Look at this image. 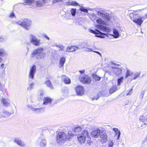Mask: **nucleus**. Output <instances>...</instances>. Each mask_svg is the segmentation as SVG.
Masks as SVG:
<instances>
[{"label": "nucleus", "mask_w": 147, "mask_h": 147, "mask_svg": "<svg viewBox=\"0 0 147 147\" xmlns=\"http://www.w3.org/2000/svg\"><path fill=\"white\" fill-rule=\"evenodd\" d=\"M97 15L103 18L104 20L100 18L96 19V21L98 24L95 25V27L102 31L107 33L111 32L112 31L111 28L105 26L110 25L111 17L109 14L107 13H103L98 11L97 12Z\"/></svg>", "instance_id": "nucleus-1"}, {"label": "nucleus", "mask_w": 147, "mask_h": 147, "mask_svg": "<svg viewBox=\"0 0 147 147\" xmlns=\"http://www.w3.org/2000/svg\"><path fill=\"white\" fill-rule=\"evenodd\" d=\"M29 38L30 40L29 42H27L26 43V49L28 52L30 50V46H31V43L34 46H39L41 44L40 40L38 39L35 35L31 34H29Z\"/></svg>", "instance_id": "nucleus-2"}, {"label": "nucleus", "mask_w": 147, "mask_h": 147, "mask_svg": "<svg viewBox=\"0 0 147 147\" xmlns=\"http://www.w3.org/2000/svg\"><path fill=\"white\" fill-rule=\"evenodd\" d=\"M44 49L42 47H39L34 50L32 53V57L35 58L38 60L42 59L46 55V52L44 51Z\"/></svg>", "instance_id": "nucleus-3"}, {"label": "nucleus", "mask_w": 147, "mask_h": 147, "mask_svg": "<svg viewBox=\"0 0 147 147\" xmlns=\"http://www.w3.org/2000/svg\"><path fill=\"white\" fill-rule=\"evenodd\" d=\"M13 23L19 24L27 30H29L30 29L31 26V21L27 18L21 19L17 22L14 21Z\"/></svg>", "instance_id": "nucleus-4"}, {"label": "nucleus", "mask_w": 147, "mask_h": 147, "mask_svg": "<svg viewBox=\"0 0 147 147\" xmlns=\"http://www.w3.org/2000/svg\"><path fill=\"white\" fill-rule=\"evenodd\" d=\"M129 17L130 19L135 23L139 26H141L143 22L142 17L139 16L138 14L135 12L130 14Z\"/></svg>", "instance_id": "nucleus-5"}, {"label": "nucleus", "mask_w": 147, "mask_h": 147, "mask_svg": "<svg viewBox=\"0 0 147 147\" xmlns=\"http://www.w3.org/2000/svg\"><path fill=\"white\" fill-rule=\"evenodd\" d=\"M83 133L79 134L77 135L78 140L80 143H84L86 140V136L88 137L89 136V133L86 130H82Z\"/></svg>", "instance_id": "nucleus-6"}, {"label": "nucleus", "mask_w": 147, "mask_h": 147, "mask_svg": "<svg viewBox=\"0 0 147 147\" xmlns=\"http://www.w3.org/2000/svg\"><path fill=\"white\" fill-rule=\"evenodd\" d=\"M66 135L62 131L59 132L56 136V141L59 144H64L66 141Z\"/></svg>", "instance_id": "nucleus-7"}, {"label": "nucleus", "mask_w": 147, "mask_h": 147, "mask_svg": "<svg viewBox=\"0 0 147 147\" xmlns=\"http://www.w3.org/2000/svg\"><path fill=\"white\" fill-rule=\"evenodd\" d=\"M89 31L90 32L95 34L96 37L102 38H105V36H108V34H106V33L101 32L97 29H96L95 30L90 29H89Z\"/></svg>", "instance_id": "nucleus-8"}, {"label": "nucleus", "mask_w": 147, "mask_h": 147, "mask_svg": "<svg viewBox=\"0 0 147 147\" xmlns=\"http://www.w3.org/2000/svg\"><path fill=\"white\" fill-rule=\"evenodd\" d=\"M79 79L80 81L84 84H88L91 82L90 77L86 74H84L82 76L79 77Z\"/></svg>", "instance_id": "nucleus-9"}, {"label": "nucleus", "mask_w": 147, "mask_h": 147, "mask_svg": "<svg viewBox=\"0 0 147 147\" xmlns=\"http://www.w3.org/2000/svg\"><path fill=\"white\" fill-rule=\"evenodd\" d=\"M36 71V67L35 65H33L30 68L29 74V79H33L34 78V75Z\"/></svg>", "instance_id": "nucleus-10"}, {"label": "nucleus", "mask_w": 147, "mask_h": 147, "mask_svg": "<svg viewBox=\"0 0 147 147\" xmlns=\"http://www.w3.org/2000/svg\"><path fill=\"white\" fill-rule=\"evenodd\" d=\"M44 138L43 135L41 134L40 135V136L39 137L37 140V141L39 143V145L41 147H45L46 145V140Z\"/></svg>", "instance_id": "nucleus-11"}, {"label": "nucleus", "mask_w": 147, "mask_h": 147, "mask_svg": "<svg viewBox=\"0 0 147 147\" xmlns=\"http://www.w3.org/2000/svg\"><path fill=\"white\" fill-rule=\"evenodd\" d=\"M75 90L77 95L78 96H82L84 94V90L82 86H78L75 88Z\"/></svg>", "instance_id": "nucleus-12"}, {"label": "nucleus", "mask_w": 147, "mask_h": 147, "mask_svg": "<svg viewBox=\"0 0 147 147\" xmlns=\"http://www.w3.org/2000/svg\"><path fill=\"white\" fill-rule=\"evenodd\" d=\"M99 136L100 138V140L102 143L107 142L108 140L107 136L105 132H101Z\"/></svg>", "instance_id": "nucleus-13"}, {"label": "nucleus", "mask_w": 147, "mask_h": 147, "mask_svg": "<svg viewBox=\"0 0 147 147\" xmlns=\"http://www.w3.org/2000/svg\"><path fill=\"white\" fill-rule=\"evenodd\" d=\"M101 130L99 129L93 130L90 133L92 137L93 138H97L101 133Z\"/></svg>", "instance_id": "nucleus-14"}, {"label": "nucleus", "mask_w": 147, "mask_h": 147, "mask_svg": "<svg viewBox=\"0 0 147 147\" xmlns=\"http://www.w3.org/2000/svg\"><path fill=\"white\" fill-rule=\"evenodd\" d=\"M14 142L15 143L20 146L24 147L26 146V144L22 141L20 138H15L14 139Z\"/></svg>", "instance_id": "nucleus-15"}, {"label": "nucleus", "mask_w": 147, "mask_h": 147, "mask_svg": "<svg viewBox=\"0 0 147 147\" xmlns=\"http://www.w3.org/2000/svg\"><path fill=\"white\" fill-rule=\"evenodd\" d=\"M43 105H50L51 104V102L53 100V99L49 97H45L43 99Z\"/></svg>", "instance_id": "nucleus-16"}, {"label": "nucleus", "mask_w": 147, "mask_h": 147, "mask_svg": "<svg viewBox=\"0 0 147 147\" xmlns=\"http://www.w3.org/2000/svg\"><path fill=\"white\" fill-rule=\"evenodd\" d=\"M113 34H110L107 33V34H108V36H105V38L106 37H109V35H111L113 36L115 38H118L119 36V33L118 32V31L116 29H113Z\"/></svg>", "instance_id": "nucleus-17"}, {"label": "nucleus", "mask_w": 147, "mask_h": 147, "mask_svg": "<svg viewBox=\"0 0 147 147\" xmlns=\"http://www.w3.org/2000/svg\"><path fill=\"white\" fill-rule=\"evenodd\" d=\"M111 67L113 69L115 73V74L117 75H119L121 74L122 71V68L119 67H115L111 66Z\"/></svg>", "instance_id": "nucleus-18"}, {"label": "nucleus", "mask_w": 147, "mask_h": 147, "mask_svg": "<svg viewBox=\"0 0 147 147\" xmlns=\"http://www.w3.org/2000/svg\"><path fill=\"white\" fill-rule=\"evenodd\" d=\"M62 80L64 83L66 84H69L71 83L70 79L65 75H63L62 77Z\"/></svg>", "instance_id": "nucleus-19"}, {"label": "nucleus", "mask_w": 147, "mask_h": 147, "mask_svg": "<svg viewBox=\"0 0 147 147\" xmlns=\"http://www.w3.org/2000/svg\"><path fill=\"white\" fill-rule=\"evenodd\" d=\"M44 84L46 85L47 87L49 88L50 89H54L53 85H52L51 81L49 80H46L44 82Z\"/></svg>", "instance_id": "nucleus-20"}, {"label": "nucleus", "mask_w": 147, "mask_h": 147, "mask_svg": "<svg viewBox=\"0 0 147 147\" xmlns=\"http://www.w3.org/2000/svg\"><path fill=\"white\" fill-rule=\"evenodd\" d=\"M65 61L66 59L65 57H62L59 60V66L60 68L63 66Z\"/></svg>", "instance_id": "nucleus-21"}, {"label": "nucleus", "mask_w": 147, "mask_h": 147, "mask_svg": "<svg viewBox=\"0 0 147 147\" xmlns=\"http://www.w3.org/2000/svg\"><path fill=\"white\" fill-rule=\"evenodd\" d=\"M112 129L115 131L116 135L117 136V140H119L121 135V132L120 131H119L117 128H113Z\"/></svg>", "instance_id": "nucleus-22"}, {"label": "nucleus", "mask_w": 147, "mask_h": 147, "mask_svg": "<svg viewBox=\"0 0 147 147\" xmlns=\"http://www.w3.org/2000/svg\"><path fill=\"white\" fill-rule=\"evenodd\" d=\"M28 107L29 108L31 109L32 110L34 111L37 113L40 112L41 110L43 109L42 108H34L31 105H28Z\"/></svg>", "instance_id": "nucleus-23"}, {"label": "nucleus", "mask_w": 147, "mask_h": 147, "mask_svg": "<svg viewBox=\"0 0 147 147\" xmlns=\"http://www.w3.org/2000/svg\"><path fill=\"white\" fill-rule=\"evenodd\" d=\"M78 46L79 47V49H80L86 48L87 47L86 43L84 42H80L79 44L78 45Z\"/></svg>", "instance_id": "nucleus-24"}, {"label": "nucleus", "mask_w": 147, "mask_h": 147, "mask_svg": "<svg viewBox=\"0 0 147 147\" xmlns=\"http://www.w3.org/2000/svg\"><path fill=\"white\" fill-rule=\"evenodd\" d=\"M73 136V134L71 132H68L67 135H66V140H69Z\"/></svg>", "instance_id": "nucleus-25"}, {"label": "nucleus", "mask_w": 147, "mask_h": 147, "mask_svg": "<svg viewBox=\"0 0 147 147\" xmlns=\"http://www.w3.org/2000/svg\"><path fill=\"white\" fill-rule=\"evenodd\" d=\"M62 91L63 92V96H66L68 94V89L67 87H65L63 88Z\"/></svg>", "instance_id": "nucleus-26"}, {"label": "nucleus", "mask_w": 147, "mask_h": 147, "mask_svg": "<svg viewBox=\"0 0 147 147\" xmlns=\"http://www.w3.org/2000/svg\"><path fill=\"white\" fill-rule=\"evenodd\" d=\"M82 130L81 127L80 126H77L73 129V131L75 132H79Z\"/></svg>", "instance_id": "nucleus-27"}, {"label": "nucleus", "mask_w": 147, "mask_h": 147, "mask_svg": "<svg viewBox=\"0 0 147 147\" xmlns=\"http://www.w3.org/2000/svg\"><path fill=\"white\" fill-rule=\"evenodd\" d=\"M117 90V88L116 86H113L109 90V92L112 94Z\"/></svg>", "instance_id": "nucleus-28"}, {"label": "nucleus", "mask_w": 147, "mask_h": 147, "mask_svg": "<svg viewBox=\"0 0 147 147\" xmlns=\"http://www.w3.org/2000/svg\"><path fill=\"white\" fill-rule=\"evenodd\" d=\"M1 101L4 106H7L9 105V102L7 100L4 98H3L1 100Z\"/></svg>", "instance_id": "nucleus-29"}, {"label": "nucleus", "mask_w": 147, "mask_h": 147, "mask_svg": "<svg viewBox=\"0 0 147 147\" xmlns=\"http://www.w3.org/2000/svg\"><path fill=\"white\" fill-rule=\"evenodd\" d=\"M93 78L96 81H99L100 80L101 77L98 76L96 74H93L92 75Z\"/></svg>", "instance_id": "nucleus-30"}, {"label": "nucleus", "mask_w": 147, "mask_h": 147, "mask_svg": "<svg viewBox=\"0 0 147 147\" xmlns=\"http://www.w3.org/2000/svg\"><path fill=\"white\" fill-rule=\"evenodd\" d=\"M74 48L73 46H68L67 49L66 51L68 52L74 51L75 49Z\"/></svg>", "instance_id": "nucleus-31"}, {"label": "nucleus", "mask_w": 147, "mask_h": 147, "mask_svg": "<svg viewBox=\"0 0 147 147\" xmlns=\"http://www.w3.org/2000/svg\"><path fill=\"white\" fill-rule=\"evenodd\" d=\"M76 9L75 8H71V11L70 12L71 15L73 16H74L76 13Z\"/></svg>", "instance_id": "nucleus-32"}, {"label": "nucleus", "mask_w": 147, "mask_h": 147, "mask_svg": "<svg viewBox=\"0 0 147 147\" xmlns=\"http://www.w3.org/2000/svg\"><path fill=\"white\" fill-rule=\"evenodd\" d=\"M133 74V73L132 72H131L128 69H127L126 73L125 78H127L128 76L132 75Z\"/></svg>", "instance_id": "nucleus-33"}, {"label": "nucleus", "mask_w": 147, "mask_h": 147, "mask_svg": "<svg viewBox=\"0 0 147 147\" xmlns=\"http://www.w3.org/2000/svg\"><path fill=\"white\" fill-rule=\"evenodd\" d=\"M79 10L88 13V9L85 7L81 6L79 9Z\"/></svg>", "instance_id": "nucleus-34"}, {"label": "nucleus", "mask_w": 147, "mask_h": 147, "mask_svg": "<svg viewBox=\"0 0 147 147\" xmlns=\"http://www.w3.org/2000/svg\"><path fill=\"white\" fill-rule=\"evenodd\" d=\"M123 77L122 76L117 79V85L119 86L121 83L123 82Z\"/></svg>", "instance_id": "nucleus-35"}, {"label": "nucleus", "mask_w": 147, "mask_h": 147, "mask_svg": "<svg viewBox=\"0 0 147 147\" xmlns=\"http://www.w3.org/2000/svg\"><path fill=\"white\" fill-rule=\"evenodd\" d=\"M71 5L73 6H79V5L78 3L76 1H71Z\"/></svg>", "instance_id": "nucleus-36"}, {"label": "nucleus", "mask_w": 147, "mask_h": 147, "mask_svg": "<svg viewBox=\"0 0 147 147\" xmlns=\"http://www.w3.org/2000/svg\"><path fill=\"white\" fill-rule=\"evenodd\" d=\"M100 93H98V94H97L96 96H95L94 97L92 98V100H94V99L97 100L100 97Z\"/></svg>", "instance_id": "nucleus-37"}, {"label": "nucleus", "mask_w": 147, "mask_h": 147, "mask_svg": "<svg viewBox=\"0 0 147 147\" xmlns=\"http://www.w3.org/2000/svg\"><path fill=\"white\" fill-rule=\"evenodd\" d=\"M34 85V83L33 82H32L29 85L28 87V89L29 90H31L32 88H33V86Z\"/></svg>", "instance_id": "nucleus-38"}, {"label": "nucleus", "mask_w": 147, "mask_h": 147, "mask_svg": "<svg viewBox=\"0 0 147 147\" xmlns=\"http://www.w3.org/2000/svg\"><path fill=\"white\" fill-rule=\"evenodd\" d=\"M9 17L10 18H16V15L15 13L13 12H12L9 16Z\"/></svg>", "instance_id": "nucleus-39"}, {"label": "nucleus", "mask_w": 147, "mask_h": 147, "mask_svg": "<svg viewBox=\"0 0 147 147\" xmlns=\"http://www.w3.org/2000/svg\"><path fill=\"white\" fill-rule=\"evenodd\" d=\"M55 46L58 47H59V48L60 49L59 50V51H61L63 50V49L64 48V47L63 46L61 45H56Z\"/></svg>", "instance_id": "nucleus-40"}, {"label": "nucleus", "mask_w": 147, "mask_h": 147, "mask_svg": "<svg viewBox=\"0 0 147 147\" xmlns=\"http://www.w3.org/2000/svg\"><path fill=\"white\" fill-rule=\"evenodd\" d=\"M93 127L92 126L90 125H87V127L86 128V130L88 131V130L90 131L91 129H92Z\"/></svg>", "instance_id": "nucleus-41"}, {"label": "nucleus", "mask_w": 147, "mask_h": 147, "mask_svg": "<svg viewBox=\"0 0 147 147\" xmlns=\"http://www.w3.org/2000/svg\"><path fill=\"white\" fill-rule=\"evenodd\" d=\"M145 120V117L143 116H141L140 117L139 121L140 122H144Z\"/></svg>", "instance_id": "nucleus-42"}, {"label": "nucleus", "mask_w": 147, "mask_h": 147, "mask_svg": "<svg viewBox=\"0 0 147 147\" xmlns=\"http://www.w3.org/2000/svg\"><path fill=\"white\" fill-rule=\"evenodd\" d=\"M5 51L3 49H0V56H3L5 53Z\"/></svg>", "instance_id": "nucleus-43"}, {"label": "nucleus", "mask_w": 147, "mask_h": 147, "mask_svg": "<svg viewBox=\"0 0 147 147\" xmlns=\"http://www.w3.org/2000/svg\"><path fill=\"white\" fill-rule=\"evenodd\" d=\"M3 113L5 114V115H4V116L5 117L6 116H9V112H8L7 111L4 110L3 111Z\"/></svg>", "instance_id": "nucleus-44"}, {"label": "nucleus", "mask_w": 147, "mask_h": 147, "mask_svg": "<svg viewBox=\"0 0 147 147\" xmlns=\"http://www.w3.org/2000/svg\"><path fill=\"white\" fill-rule=\"evenodd\" d=\"M114 143L112 141H111L109 142V147H113Z\"/></svg>", "instance_id": "nucleus-45"}, {"label": "nucleus", "mask_w": 147, "mask_h": 147, "mask_svg": "<svg viewBox=\"0 0 147 147\" xmlns=\"http://www.w3.org/2000/svg\"><path fill=\"white\" fill-rule=\"evenodd\" d=\"M4 64L2 63L1 64V66L0 67V68L1 69H4V70L5 69V67H4Z\"/></svg>", "instance_id": "nucleus-46"}, {"label": "nucleus", "mask_w": 147, "mask_h": 147, "mask_svg": "<svg viewBox=\"0 0 147 147\" xmlns=\"http://www.w3.org/2000/svg\"><path fill=\"white\" fill-rule=\"evenodd\" d=\"M140 72H138L135 74V76H136L138 78L139 77L140 75Z\"/></svg>", "instance_id": "nucleus-47"}, {"label": "nucleus", "mask_w": 147, "mask_h": 147, "mask_svg": "<svg viewBox=\"0 0 147 147\" xmlns=\"http://www.w3.org/2000/svg\"><path fill=\"white\" fill-rule=\"evenodd\" d=\"M74 49V51L77 50L79 49V46L77 47L76 46H73Z\"/></svg>", "instance_id": "nucleus-48"}, {"label": "nucleus", "mask_w": 147, "mask_h": 147, "mask_svg": "<svg viewBox=\"0 0 147 147\" xmlns=\"http://www.w3.org/2000/svg\"><path fill=\"white\" fill-rule=\"evenodd\" d=\"M86 49L85 51H93V50L89 48H86Z\"/></svg>", "instance_id": "nucleus-49"}, {"label": "nucleus", "mask_w": 147, "mask_h": 147, "mask_svg": "<svg viewBox=\"0 0 147 147\" xmlns=\"http://www.w3.org/2000/svg\"><path fill=\"white\" fill-rule=\"evenodd\" d=\"M43 36L47 39L49 40V38L47 36L46 34H44L43 35Z\"/></svg>", "instance_id": "nucleus-50"}, {"label": "nucleus", "mask_w": 147, "mask_h": 147, "mask_svg": "<svg viewBox=\"0 0 147 147\" xmlns=\"http://www.w3.org/2000/svg\"><path fill=\"white\" fill-rule=\"evenodd\" d=\"M93 51L94 53H95L98 54L100 56H101V54L100 52L98 51Z\"/></svg>", "instance_id": "nucleus-51"}, {"label": "nucleus", "mask_w": 147, "mask_h": 147, "mask_svg": "<svg viewBox=\"0 0 147 147\" xmlns=\"http://www.w3.org/2000/svg\"><path fill=\"white\" fill-rule=\"evenodd\" d=\"M113 65L114 66V67H117L118 66H119V64H117L116 63H113Z\"/></svg>", "instance_id": "nucleus-52"}, {"label": "nucleus", "mask_w": 147, "mask_h": 147, "mask_svg": "<svg viewBox=\"0 0 147 147\" xmlns=\"http://www.w3.org/2000/svg\"><path fill=\"white\" fill-rule=\"evenodd\" d=\"M133 89L131 88V89L129 90V92L127 94V95H130L131 94V92L132 90Z\"/></svg>", "instance_id": "nucleus-53"}, {"label": "nucleus", "mask_w": 147, "mask_h": 147, "mask_svg": "<svg viewBox=\"0 0 147 147\" xmlns=\"http://www.w3.org/2000/svg\"><path fill=\"white\" fill-rule=\"evenodd\" d=\"M66 4L67 5H71V1H70L67 2L66 3Z\"/></svg>", "instance_id": "nucleus-54"}, {"label": "nucleus", "mask_w": 147, "mask_h": 147, "mask_svg": "<svg viewBox=\"0 0 147 147\" xmlns=\"http://www.w3.org/2000/svg\"><path fill=\"white\" fill-rule=\"evenodd\" d=\"M79 72L81 74H82L84 73L85 72V70H80Z\"/></svg>", "instance_id": "nucleus-55"}, {"label": "nucleus", "mask_w": 147, "mask_h": 147, "mask_svg": "<svg viewBox=\"0 0 147 147\" xmlns=\"http://www.w3.org/2000/svg\"><path fill=\"white\" fill-rule=\"evenodd\" d=\"M4 40V39L2 37H0V42H2Z\"/></svg>", "instance_id": "nucleus-56"}, {"label": "nucleus", "mask_w": 147, "mask_h": 147, "mask_svg": "<svg viewBox=\"0 0 147 147\" xmlns=\"http://www.w3.org/2000/svg\"><path fill=\"white\" fill-rule=\"evenodd\" d=\"M2 85H1V83H0V90L2 92H3L2 90Z\"/></svg>", "instance_id": "nucleus-57"}, {"label": "nucleus", "mask_w": 147, "mask_h": 147, "mask_svg": "<svg viewBox=\"0 0 147 147\" xmlns=\"http://www.w3.org/2000/svg\"><path fill=\"white\" fill-rule=\"evenodd\" d=\"M144 94L141 93L140 95V97H141V98H142L143 97Z\"/></svg>", "instance_id": "nucleus-58"}, {"label": "nucleus", "mask_w": 147, "mask_h": 147, "mask_svg": "<svg viewBox=\"0 0 147 147\" xmlns=\"http://www.w3.org/2000/svg\"><path fill=\"white\" fill-rule=\"evenodd\" d=\"M59 0H53V2L54 3L59 2Z\"/></svg>", "instance_id": "nucleus-59"}, {"label": "nucleus", "mask_w": 147, "mask_h": 147, "mask_svg": "<svg viewBox=\"0 0 147 147\" xmlns=\"http://www.w3.org/2000/svg\"><path fill=\"white\" fill-rule=\"evenodd\" d=\"M146 126L147 125V124L146 123H144V124H143L142 125V127H143L144 126V125Z\"/></svg>", "instance_id": "nucleus-60"}, {"label": "nucleus", "mask_w": 147, "mask_h": 147, "mask_svg": "<svg viewBox=\"0 0 147 147\" xmlns=\"http://www.w3.org/2000/svg\"><path fill=\"white\" fill-rule=\"evenodd\" d=\"M138 78L136 76H135L134 77L133 79L134 80H135L136 79Z\"/></svg>", "instance_id": "nucleus-61"}, {"label": "nucleus", "mask_w": 147, "mask_h": 147, "mask_svg": "<svg viewBox=\"0 0 147 147\" xmlns=\"http://www.w3.org/2000/svg\"><path fill=\"white\" fill-rule=\"evenodd\" d=\"M3 60L2 58L0 57V63Z\"/></svg>", "instance_id": "nucleus-62"}, {"label": "nucleus", "mask_w": 147, "mask_h": 147, "mask_svg": "<svg viewBox=\"0 0 147 147\" xmlns=\"http://www.w3.org/2000/svg\"><path fill=\"white\" fill-rule=\"evenodd\" d=\"M43 94V93H41L40 94V96H42Z\"/></svg>", "instance_id": "nucleus-63"}, {"label": "nucleus", "mask_w": 147, "mask_h": 147, "mask_svg": "<svg viewBox=\"0 0 147 147\" xmlns=\"http://www.w3.org/2000/svg\"><path fill=\"white\" fill-rule=\"evenodd\" d=\"M145 17L146 18H147V14H145Z\"/></svg>", "instance_id": "nucleus-64"}]
</instances>
